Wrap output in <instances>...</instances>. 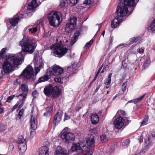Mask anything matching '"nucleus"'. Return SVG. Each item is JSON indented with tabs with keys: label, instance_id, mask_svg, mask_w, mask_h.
<instances>
[{
	"label": "nucleus",
	"instance_id": "obj_39",
	"mask_svg": "<svg viewBox=\"0 0 155 155\" xmlns=\"http://www.w3.org/2000/svg\"><path fill=\"white\" fill-rule=\"evenodd\" d=\"M127 82L125 81L122 84V89L123 91H125L127 88Z\"/></svg>",
	"mask_w": 155,
	"mask_h": 155
},
{
	"label": "nucleus",
	"instance_id": "obj_46",
	"mask_svg": "<svg viewBox=\"0 0 155 155\" xmlns=\"http://www.w3.org/2000/svg\"><path fill=\"white\" fill-rule=\"evenodd\" d=\"M102 66L99 69L98 71H97V72L96 73V75L94 78V79L93 80V81H94L96 79V78L97 77L99 73H100V71L101 70V68H102Z\"/></svg>",
	"mask_w": 155,
	"mask_h": 155
},
{
	"label": "nucleus",
	"instance_id": "obj_51",
	"mask_svg": "<svg viewBox=\"0 0 155 155\" xmlns=\"http://www.w3.org/2000/svg\"><path fill=\"white\" fill-rule=\"evenodd\" d=\"M37 30V28L36 27H35L32 29V31H31L32 33H34Z\"/></svg>",
	"mask_w": 155,
	"mask_h": 155
},
{
	"label": "nucleus",
	"instance_id": "obj_10",
	"mask_svg": "<svg viewBox=\"0 0 155 155\" xmlns=\"http://www.w3.org/2000/svg\"><path fill=\"white\" fill-rule=\"evenodd\" d=\"M18 147L20 153H22L25 152L27 146L25 139L23 137L20 136L18 139Z\"/></svg>",
	"mask_w": 155,
	"mask_h": 155
},
{
	"label": "nucleus",
	"instance_id": "obj_40",
	"mask_svg": "<svg viewBox=\"0 0 155 155\" xmlns=\"http://www.w3.org/2000/svg\"><path fill=\"white\" fill-rule=\"evenodd\" d=\"M130 141L128 140H126L123 142L122 143V146H127L130 143Z\"/></svg>",
	"mask_w": 155,
	"mask_h": 155
},
{
	"label": "nucleus",
	"instance_id": "obj_9",
	"mask_svg": "<svg viewBox=\"0 0 155 155\" xmlns=\"http://www.w3.org/2000/svg\"><path fill=\"white\" fill-rule=\"evenodd\" d=\"M63 72V69L60 66L55 65L53 66L51 69L48 71L47 73L50 76H57L61 74Z\"/></svg>",
	"mask_w": 155,
	"mask_h": 155
},
{
	"label": "nucleus",
	"instance_id": "obj_13",
	"mask_svg": "<svg viewBox=\"0 0 155 155\" xmlns=\"http://www.w3.org/2000/svg\"><path fill=\"white\" fill-rule=\"evenodd\" d=\"M124 120L123 118L121 117L116 119L114 122L115 127L118 129L121 128L124 124Z\"/></svg>",
	"mask_w": 155,
	"mask_h": 155
},
{
	"label": "nucleus",
	"instance_id": "obj_20",
	"mask_svg": "<svg viewBox=\"0 0 155 155\" xmlns=\"http://www.w3.org/2000/svg\"><path fill=\"white\" fill-rule=\"evenodd\" d=\"M48 148L47 146L42 147L39 150L38 155H48Z\"/></svg>",
	"mask_w": 155,
	"mask_h": 155
},
{
	"label": "nucleus",
	"instance_id": "obj_23",
	"mask_svg": "<svg viewBox=\"0 0 155 155\" xmlns=\"http://www.w3.org/2000/svg\"><path fill=\"white\" fill-rule=\"evenodd\" d=\"M53 87L51 85H49L46 86L44 89V92L45 94L49 96L51 94Z\"/></svg>",
	"mask_w": 155,
	"mask_h": 155
},
{
	"label": "nucleus",
	"instance_id": "obj_42",
	"mask_svg": "<svg viewBox=\"0 0 155 155\" xmlns=\"http://www.w3.org/2000/svg\"><path fill=\"white\" fill-rule=\"evenodd\" d=\"M15 97V95H11L7 98V99L6 101V102H10V101L14 98Z\"/></svg>",
	"mask_w": 155,
	"mask_h": 155
},
{
	"label": "nucleus",
	"instance_id": "obj_44",
	"mask_svg": "<svg viewBox=\"0 0 155 155\" xmlns=\"http://www.w3.org/2000/svg\"><path fill=\"white\" fill-rule=\"evenodd\" d=\"M32 95L34 98H36L38 96V93L36 91H35L32 92Z\"/></svg>",
	"mask_w": 155,
	"mask_h": 155
},
{
	"label": "nucleus",
	"instance_id": "obj_49",
	"mask_svg": "<svg viewBox=\"0 0 155 155\" xmlns=\"http://www.w3.org/2000/svg\"><path fill=\"white\" fill-rule=\"evenodd\" d=\"M14 148V146L12 144H11L9 146V149L11 151H12L13 150Z\"/></svg>",
	"mask_w": 155,
	"mask_h": 155
},
{
	"label": "nucleus",
	"instance_id": "obj_55",
	"mask_svg": "<svg viewBox=\"0 0 155 155\" xmlns=\"http://www.w3.org/2000/svg\"><path fill=\"white\" fill-rule=\"evenodd\" d=\"M53 105H51V107L49 108V112L51 111L53 109Z\"/></svg>",
	"mask_w": 155,
	"mask_h": 155
},
{
	"label": "nucleus",
	"instance_id": "obj_48",
	"mask_svg": "<svg viewBox=\"0 0 155 155\" xmlns=\"http://www.w3.org/2000/svg\"><path fill=\"white\" fill-rule=\"evenodd\" d=\"M117 113L119 114H121L123 116H124V115H125L126 114L125 112L122 110L118 111Z\"/></svg>",
	"mask_w": 155,
	"mask_h": 155
},
{
	"label": "nucleus",
	"instance_id": "obj_8",
	"mask_svg": "<svg viewBox=\"0 0 155 155\" xmlns=\"http://www.w3.org/2000/svg\"><path fill=\"white\" fill-rule=\"evenodd\" d=\"M20 88L21 90L24 92L22 94H20L18 95L17 96L18 97H22L21 101L22 102L21 104L19 105V108H20L24 104L25 100L26 98V97L27 93L28 91V86L27 84H22L20 87Z\"/></svg>",
	"mask_w": 155,
	"mask_h": 155
},
{
	"label": "nucleus",
	"instance_id": "obj_31",
	"mask_svg": "<svg viewBox=\"0 0 155 155\" xmlns=\"http://www.w3.org/2000/svg\"><path fill=\"white\" fill-rule=\"evenodd\" d=\"M92 2V0H85L84 3L81 4V7L83 8H85L86 6L90 5Z\"/></svg>",
	"mask_w": 155,
	"mask_h": 155
},
{
	"label": "nucleus",
	"instance_id": "obj_11",
	"mask_svg": "<svg viewBox=\"0 0 155 155\" xmlns=\"http://www.w3.org/2000/svg\"><path fill=\"white\" fill-rule=\"evenodd\" d=\"M33 62L35 67V74H37L41 68H43L44 64L40 57L37 56L35 57Z\"/></svg>",
	"mask_w": 155,
	"mask_h": 155
},
{
	"label": "nucleus",
	"instance_id": "obj_59",
	"mask_svg": "<svg viewBox=\"0 0 155 155\" xmlns=\"http://www.w3.org/2000/svg\"><path fill=\"white\" fill-rule=\"evenodd\" d=\"M97 25L98 26V28H99L98 30V31L99 30H100L101 28V24H98Z\"/></svg>",
	"mask_w": 155,
	"mask_h": 155
},
{
	"label": "nucleus",
	"instance_id": "obj_52",
	"mask_svg": "<svg viewBox=\"0 0 155 155\" xmlns=\"http://www.w3.org/2000/svg\"><path fill=\"white\" fill-rule=\"evenodd\" d=\"M73 69V67L72 66L68 67L67 68L68 71H71Z\"/></svg>",
	"mask_w": 155,
	"mask_h": 155
},
{
	"label": "nucleus",
	"instance_id": "obj_27",
	"mask_svg": "<svg viewBox=\"0 0 155 155\" xmlns=\"http://www.w3.org/2000/svg\"><path fill=\"white\" fill-rule=\"evenodd\" d=\"M19 20V17L14 18L9 20L10 23L12 25L15 26L18 24V22Z\"/></svg>",
	"mask_w": 155,
	"mask_h": 155
},
{
	"label": "nucleus",
	"instance_id": "obj_56",
	"mask_svg": "<svg viewBox=\"0 0 155 155\" xmlns=\"http://www.w3.org/2000/svg\"><path fill=\"white\" fill-rule=\"evenodd\" d=\"M139 140L140 143L142 142L143 140V137L142 136H140Z\"/></svg>",
	"mask_w": 155,
	"mask_h": 155
},
{
	"label": "nucleus",
	"instance_id": "obj_54",
	"mask_svg": "<svg viewBox=\"0 0 155 155\" xmlns=\"http://www.w3.org/2000/svg\"><path fill=\"white\" fill-rule=\"evenodd\" d=\"M139 52L143 53V50L141 48H140L137 50Z\"/></svg>",
	"mask_w": 155,
	"mask_h": 155
},
{
	"label": "nucleus",
	"instance_id": "obj_30",
	"mask_svg": "<svg viewBox=\"0 0 155 155\" xmlns=\"http://www.w3.org/2000/svg\"><path fill=\"white\" fill-rule=\"evenodd\" d=\"M112 77V74H109L108 77L107 79H106L104 81V83L106 85H108L111 82V77Z\"/></svg>",
	"mask_w": 155,
	"mask_h": 155
},
{
	"label": "nucleus",
	"instance_id": "obj_35",
	"mask_svg": "<svg viewBox=\"0 0 155 155\" xmlns=\"http://www.w3.org/2000/svg\"><path fill=\"white\" fill-rule=\"evenodd\" d=\"M101 140L102 142H105L107 140V138L106 136L104 134L101 135L100 136Z\"/></svg>",
	"mask_w": 155,
	"mask_h": 155
},
{
	"label": "nucleus",
	"instance_id": "obj_18",
	"mask_svg": "<svg viewBox=\"0 0 155 155\" xmlns=\"http://www.w3.org/2000/svg\"><path fill=\"white\" fill-rule=\"evenodd\" d=\"M62 112L61 110H58L55 115L54 120V122L55 124L59 123L60 121L62 116Z\"/></svg>",
	"mask_w": 155,
	"mask_h": 155
},
{
	"label": "nucleus",
	"instance_id": "obj_26",
	"mask_svg": "<svg viewBox=\"0 0 155 155\" xmlns=\"http://www.w3.org/2000/svg\"><path fill=\"white\" fill-rule=\"evenodd\" d=\"M148 29L149 32H155V18L150 23V25L148 27Z\"/></svg>",
	"mask_w": 155,
	"mask_h": 155
},
{
	"label": "nucleus",
	"instance_id": "obj_61",
	"mask_svg": "<svg viewBox=\"0 0 155 155\" xmlns=\"http://www.w3.org/2000/svg\"><path fill=\"white\" fill-rule=\"evenodd\" d=\"M3 111V110L2 108H0V114L2 113Z\"/></svg>",
	"mask_w": 155,
	"mask_h": 155
},
{
	"label": "nucleus",
	"instance_id": "obj_19",
	"mask_svg": "<svg viewBox=\"0 0 155 155\" xmlns=\"http://www.w3.org/2000/svg\"><path fill=\"white\" fill-rule=\"evenodd\" d=\"M54 155H69L68 151L61 147L58 149L54 153Z\"/></svg>",
	"mask_w": 155,
	"mask_h": 155
},
{
	"label": "nucleus",
	"instance_id": "obj_6",
	"mask_svg": "<svg viewBox=\"0 0 155 155\" xmlns=\"http://www.w3.org/2000/svg\"><path fill=\"white\" fill-rule=\"evenodd\" d=\"M21 76L23 78L30 79L32 81L35 80V78L33 68L30 65L28 66L24 70L21 74Z\"/></svg>",
	"mask_w": 155,
	"mask_h": 155
},
{
	"label": "nucleus",
	"instance_id": "obj_25",
	"mask_svg": "<svg viewBox=\"0 0 155 155\" xmlns=\"http://www.w3.org/2000/svg\"><path fill=\"white\" fill-rule=\"evenodd\" d=\"M80 35V32L79 31H77L74 33L73 37L71 39V45H73L77 41Z\"/></svg>",
	"mask_w": 155,
	"mask_h": 155
},
{
	"label": "nucleus",
	"instance_id": "obj_17",
	"mask_svg": "<svg viewBox=\"0 0 155 155\" xmlns=\"http://www.w3.org/2000/svg\"><path fill=\"white\" fill-rule=\"evenodd\" d=\"M87 143L88 146L91 147H93L94 146V137L92 134L88 135L87 140Z\"/></svg>",
	"mask_w": 155,
	"mask_h": 155
},
{
	"label": "nucleus",
	"instance_id": "obj_5",
	"mask_svg": "<svg viewBox=\"0 0 155 155\" xmlns=\"http://www.w3.org/2000/svg\"><path fill=\"white\" fill-rule=\"evenodd\" d=\"M50 49L55 50V54L60 58L64 56L68 50V49L64 47L63 44L58 43L52 45L50 47Z\"/></svg>",
	"mask_w": 155,
	"mask_h": 155
},
{
	"label": "nucleus",
	"instance_id": "obj_22",
	"mask_svg": "<svg viewBox=\"0 0 155 155\" xmlns=\"http://www.w3.org/2000/svg\"><path fill=\"white\" fill-rule=\"evenodd\" d=\"M91 120L93 124H96L99 121V118L98 115L97 114L93 113L91 114Z\"/></svg>",
	"mask_w": 155,
	"mask_h": 155
},
{
	"label": "nucleus",
	"instance_id": "obj_36",
	"mask_svg": "<svg viewBox=\"0 0 155 155\" xmlns=\"http://www.w3.org/2000/svg\"><path fill=\"white\" fill-rule=\"evenodd\" d=\"M147 140L145 141V144L146 146H147L149 143H151L154 142V141H153V139L152 140L151 138H150L149 137H147Z\"/></svg>",
	"mask_w": 155,
	"mask_h": 155
},
{
	"label": "nucleus",
	"instance_id": "obj_15",
	"mask_svg": "<svg viewBox=\"0 0 155 155\" xmlns=\"http://www.w3.org/2000/svg\"><path fill=\"white\" fill-rule=\"evenodd\" d=\"M121 2L124 3V5H127L128 6L129 8H130L132 10L134 9V7H135L136 5V2H137V0H120Z\"/></svg>",
	"mask_w": 155,
	"mask_h": 155
},
{
	"label": "nucleus",
	"instance_id": "obj_62",
	"mask_svg": "<svg viewBox=\"0 0 155 155\" xmlns=\"http://www.w3.org/2000/svg\"><path fill=\"white\" fill-rule=\"evenodd\" d=\"M81 107H76V110H78Z\"/></svg>",
	"mask_w": 155,
	"mask_h": 155
},
{
	"label": "nucleus",
	"instance_id": "obj_57",
	"mask_svg": "<svg viewBox=\"0 0 155 155\" xmlns=\"http://www.w3.org/2000/svg\"><path fill=\"white\" fill-rule=\"evenodd\" d=\"M126 121L127 122L128 124L130 121V118L129 117H127L126 118Z\"/></svg>",
	"mask_w": 155,
	"mask_h": 155
},
{
	"label": "nucleus",
	"instance_id": "obj_1",
	"mask_svg": "<svg viewBox=\"0 0 155 155\" xmlns=\"http://www.w3.org/2000/svg\"><path fill=\"white\" fill-rule=\"evenodd\" d=\"M7 48H3L0 52V59L5 58V61L4 62L3 69L5 73L8 74L12 71L14 65H18L21 64L22 61L20 59L18 55H8L5 57Z\"/></svg>",
	"mask_w": 155,
	"mask_h": 155
},
{
	"label": "nucleus",
	"instance_id": "obj_16",
	"mask_svg": "<svg viewBox=\"0 0 155 155\" xmlns=\"http://www.w3.org/2000/svg\"><path fill=\"white\" fill-rule=\"evenodd\" d=\"M31 128L34 130H35L37 127V116L36 115H31V119L30 120Z\"/></svg>",
	"mask_w": 155,
	"mask_h": 155
},
{
	"label": "nucleus",
	"instance_id": "obj_45",
	"mask_svg": "<svg viewBox=\"0 0 155 155\" xmlns=\"http://www.w3.org/2000/svg\"><path fill=\"white\" fill-rule=\"evenodd\" d=\"M71 3L72 4V5H75L78 2V0H70Z\"/></svg>",
	"mask_w": 155,
	"mask_h": 155
},
{
	"label": "nucleus",
	"instance_id": "obj_63",
	"mask_svg": "<svg viewBox=\"0 0 155 155\" xmlns=\"http://www.w3.org/2000/svg\"><path fill=\"white\" fill-rule=\"evenodd\" d=\"M105 33V31H103L102 33H101V35L104 36V35Z\"/></svg>",
	"mask_w": 155,
	"mask_h": 155
},
{
	"label": "nucleus",
	"instance_id": "obj_21",
	"mask_svg": "<svg viewBox=\"0 0 155 155\" xmlns=\"http://www.w3.org/2000/svg\"><path fill=\"white\" fill-rule=\"evenodd\" d=\"M38 6V5L36 4V0H32L31 3L28 5L27 8L30 11L33 10Z\"/></svg>",
	"mask_w": 155,
	"mask_h": 155
},
{
	"label": "nucleus",
	"instance_id": "obj_24",
	"mask_svg": "<svg viewBox=\"0 0 155 155\" xmlns=\"http://www.w3.org/2000/svg\"><path fill=\"white\" fill-rule=\"evenodd\" d=\"M60 94L59 89L57 87L55 86L52 88L51 94L53 97L58 96Z\"/></svg>",
	"mask_w": 155,
	"mask_h": 155
},
{
	"label": "nucleus",
	"instance_id": "obj_2",
	"mask_svg": "<svg viewBox=\"0 0 155 155\" xmlns=\"http://www.w3.org/2000/svg\"><path fill=\"white\" fill-rule=\"evenodd\" d=\"M19 45L23 47L22 50L16 55L20 57V59L22 61L25 54V52L32 54L36 48L37 44L36 41L33 39L25 37L20 41Z\"/></svg>",
	"mask_w": 155,
	"mask_h": 155
},
{
	"label": "nucleus",
	"instance_id": "obj_37",
	"mask_svg": "<svg viewBox=\"0 0 155 155\" xmlns=\"http://www.w3.org/2000/svg\"><path fill=\"white\" fill-rule=\"evenodd\" d=\"M140 39V38L139 37H135L131 38L130 39V42H132L133 43L136 42Z\"/></svg>",
	"mask_w": 155,
	"mask_h": 155
},
{
	"label": "nucleus",
	"instance_id": "obj_38",
	"mask_svg": "<svg viewBox=\"0 0 155 155\" xmlns=\"http://www.w3.org/2000/svg\"><path fill=\"white\" fill-rule=\"evenodd\" d=\"M24 111V110L23 109H22L20 110L17 117V119H20L21 118V116L22 115Z\"/></svg>",
	"mask_w": 155,
	"mask_h": 155
},
{
	"label": "nucleus",
	"instance_id": "obj_32",
	"mask_svg": "<svg viewBox=\"0 0 155 155\" xmlns=\"http://www.w3.org/2000/svg\"><path fill=\"white\" fill-rule=\"evenodd\" d=\"M148 119V117L147 116L145 115L143 120L141 122V126H143L147 124Z\"/></svg>",
	"mask_w": 155,
	"mask_h": 155
},
{
	"label": "nucleus",
	"instance_id": "obj_43",
	"mask_svg": "<svg viewBox=\"0 0 155 155\" xmlns=\"http://www.w3.org/2000/svg\"><path fill=\"white\" fill-rule=\"evenodd\" d=\"M93 42V40H91L87 42L85 45V47H89L91 45Z\"/></svg>",
	"mask_w": 155,
	"mask_h": 155
},
{
	"label": "nucleus",
	"instance_id": "obj_41",
	"mask_svg": "<svg viewBox=\"0 0 155 155\" xmlns=\"http://www.w3.org/2000/svg\"><path fill=\"white\" fill-rule=\"evenodd\" d=\"M54 81L55 82H59L60 83H62V81H61L62 79L59 77L56 78H54Z\"/></svg>",
	"mask_w": 155,
	"mask_h": 155
},
{
	"label": "nucleus",
	"instance_id": "obj_64",
	"mask_svg": "<svg viewBox=\"0 0 155 155\" xmlns=\"http://www.w3.org/2000/svg\"><path fill=\"white\" fill-rule=\"evenodd\" d=\"M18 80H16L15 82H14V84H17L18 83Z\"/></svg>",
	"mask_w": 155,
	"mask_h": 155
},
{
	"label": "nucleus",
	"instance_id": "obj_58",
	"mask_svg": "<svg viewBox=\"0 0 155 155\" xmlns=\"http://www.w3.org/2000/svg\"><path fill=\"white\" fill-rule=\"evenodd\" d=\"M152 138H151L152 139V138L153 139V138H155V132H153L152 134Z\"/></svg>",
	"mask_w": 155,
	"mask_h": 155
},
{
	"label": "nucleus",
	"instance_id": "obj_34",
	"mask_svg": "<svg viewBox=\"0 0 155 155\" xmlns=\"http://www.w3.org/2000/svg\"><path fill=\"white\" fill-rule=\"evenodd\" d=\"M146 95V94H144L142 96L140 97L137 98V99H135L134 100V102L135 104H136V103L140 102L141 101L142 99L144 98V97H145V96Z\"/></svg>",
	"mask_w": 155,
	"mask_h": 155
},
{
	"label": "nucleus",
	"instance_id": "obj_4",
	"mask_svg": "<svg viewBox=\"0 0 155 155\" xmlns=\"http://www.w3.org/2000/svg\"><path fill=\"white\" fill-rule=\"evenodd\" d=\"M61 15L59 12L52 11L50 12L48 18L50 25L55 27H58L61 22Z\"/></svg>",
	"mask_w": 155,
	"mask_h": 155
},
{
	"label": "nucleus",
	"instance_id": "obj_3",
	"mask_svg": "<svg viewBox=\"0 0 155 155\" xmlns=\"http://www.w3.org/2000/svg\"><path fill=\"white\" fill-rule=\"evenodd\" d=\"M133 11L129 8L128 6L124 5V3L120 2L117 8V15L111 22L112 27L114 28H117L123 21V17L127 14L130 15Z\"/></svg>",
	"mask_w": 155,
	"mask_h": 155
},
{
	"label": "nucleus",
	"instance_id": "obj_28",
	"mask_svg": "<svg viewBox=\"0 0 155 155\" xmlns=\"http://www.w3.org/2000/svg\"><path fill=\"white\" fill-rule=\"evenodd\" d=\"M150 62V59L147 58L144 61L142 66V70L145 69L149 65Z\"/></svg>",
	"mask_w": 155,
	"mask_h": 155
},
{
	"label": "nucleus",
	"instance_id": "obj_12",
	"mask_svg": "<svg viewBox=\"0 0 155 155\" xmlns=\"http://www.w3.org/2000/svg\"><path fill=\"white\" fill-rule=\"evenodd\" d=\"M61 137L65 143H69L71 140H73L75 138V136L73 133L67 132H63Z\"/></svg>",
	"mask_w": 155,
	"mask_h": 155
},
{
	"label": "nucleus",
	"instance_id": "obj_7",
	"mask_svg": "<svg viewBox=\"0 0 155 155\" xmlns=\"http://www.w3.org/2000/svg\"><path fill=\"white\" fill-rule=\"evenodd\" d=\"M71 150L73 152L76 151L78 153H84L86 151H88V147L85 144L79 143H74L71 147Z\"/></svg>",
	"mask_w": 155,
	"mask_h": 155
},
{
	"label": "nucleus",
	"instance_id": "obj_53",
	"mask_svg": "<svg viewBox=\"0 0 155 155\" xmlns=\"http://www.w3.org/2000/svg\"><path fill=\"white\" fill-rule=\"evenodd\" d=\"M18 104H16L13 107V108H12V111H13L15 109H16L18 107Z\"/></svg>",
	"mask_w": 155,
	"mask_h": 155
},
{
	"label": "nucleus",
	"instance_id": "obj_50",
	"mask_svg": "<svg viewBox=\"0 0 155 155\" xmlns=\"http://www.w3.org/2000/svg\"><path fill=\"white\" fill-rule=\"evenodd\" d=\"M35 134V132L34 131H32L31 132L30 134V137L32 138L33 137V135Z\"/></svg>",
	"mask_w": 155,
	"mask_h": 155
},
{
	"label": "nucleus",
	"instance_id": "obj_47",
	"mask_svg": "<svg viewBox=\"0 0 155 155\" xmlns=\"http://www.w3.org/2000/svg\"><path fill=\"white\" fill-rule=\"evenodd\" d=\"M70 118V116L69 115H68L66 113H65L64 114V120H67Z\"/></svg>",
	"mask_w": 155,
	"mask_h": 155
},
{
	"label": "nucleus",
	"instance_id": "obj_14",
	"mask_svg": "<svg viewBox=\"0 0 155 155\" xmlns=\"http://www.w3.org/2000/svg\"><path fill=\"white\" fill-rule=\"evenodd\" d=\"M77 22V18L76 17L73 16L71 17L70 19V22L67 23L65 28V30L69 28L71 30L74 29L76 26Z\"/></svg>",
	"mask_w": 155,
	"mask_h": 155
},
{
	"label": "nucleus",
	"instance_id": "obj_60",
	"mask_svg": "<svg viewBox=\"0 0 155 155\" xmlns=\"http://www.w3.org/2000/svg\"><path fill=\"white\" fill-rule=\"evenodd\" d=\"M42 21V19H40V20H38L37 21V23L38 24H40Z\"/></svg>",
	"mask_w": 155,
	"mask_h": 155
},
{
	"label": "nucleus",
	"instance_id": "obj_29",
	"mask_svg": "<svg viewBox=\"0 0 155 155\" xmlns=\"http://www.w3.org/2000/svg\"><path fill=\"white\" fill-rule=\"evenodd\" d=\"M47 74H48V73H47ZM48 75L45 74L43 76L40 78L38 79V81L39 82H42L48 80Z\"/></svg>",
	"mask_w": 155,
	"mask_h": 155
},
{
	"label": "nucleus",
	"instance_id": "obj_33",
	"mask_svg": "<svg viewBox=\"0 0 155 155\" xmlns=\"http://www.w3.org/2000/svg\"><path fill=\"white\" fill-rule=\"evenodd\" d=\"M67 0H60V6L61 8L64 7L67 4Z\"/></svg>",
	"mask_w": 155,
	"mask_h": 155
}]
</instances>
